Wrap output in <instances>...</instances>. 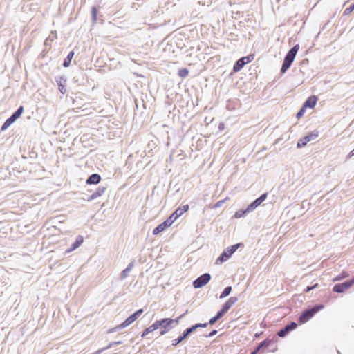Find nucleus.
<instances>
[{
    "label": "nucleus",
    "mask_w": 354,
    "mask_h": 354,
    "mask_svg": "<svg viewBox=\"0 0 354 354\" xmlns=\"http://www.w3.org/2000/svg\"><path fill=\"white\" fill-rule=\"evenodd\" d=\"M98 13V10L97 7L93 6L91 8V19L93 23H95L97 21V15Z\"/></svg>",
    "instance_id": "cd10ccee"
},
{
    "label": "nucleus",
    "mask_w": 354,
    "mask_h": 354,
    "mask_svg": "<svg viewBox=\"0 0 354 354\" xmlns=\"http://www.w3.org/2000/svg\"><path fill=\"white\" fill-rule=\"evenodd\" d=\"M156 330L155 322H153L149 327L145 328L141 334V337H145L149 333Z\"/></svg>",
    "instance_id": "b1692460"
},
{
    "label": "nucleus",
    "mask_w": 354,
    "mask_h": 354,
    "mask_svg": "<svg viewBox=\"0 0 354 354\" xmlns=\"http://www.w3.org/2000/svg\"><path fill=\"white\" fill-rule=\"evenodd\" d=\"M189 74V71L188 69L184 68H181L178 71V75L182 77V78H185L186 77H187Z\"/></svg>",
    "instance_id": "c756f323"
},
{
    "label": "nucleus",
    "mask_w": 354,
    "mask_h": 354,
    "mask_svg": "<svg viewBox=\"0 0 354 354\" xmlns=\"http://www.w3.org/2000/svg\"><path fill=\"white\" fill-rule=\"evenodd\" d=\"M55 81L58 86L59 91L62 93L65 94L67 91L66 89V82L67 78L64 75L55 77Z\"/></svg>",
    "instance_id": "f8f14e48"
},
{
    "label": "nucleus",
    "mask_w": 354,
    "mask_h": 354,
    "mask_svg": "<svg viewBox=\"0 0 354 354\" xmlns=\"http://www.w3.org/2000/svg\"><path fill=\"white\" fill-rule=\"evenodd\" d=\"M353 156H354V149L348 153V158H351Z\"/></svg>",
    "instance_id": "de8ad7c7"
},
{
    "label": "nucleus",
    "mask_w": 354,
    "mask_h": 354,
    "mask_svg": "<svg viewBox=\"0 0 354 354\" xmlns=\"http://www.w3.org/2000/svg\"><path fill=\"white\" fill-rule=\"evenodd\" d=\"M354 10V3H352L349 7L346 8L343 13V15H348Z\"/></svg>",
    "instance_id": "72a5a7b5"
},
{
    "label": "nucleus",
    "mask_w": 354,
    "mask_h": 354,
    "mask_svg": "<svg viewBox=\"0 0 354 354\" xmlns=\"http://www.w3.org/2000/svg\"><path fill=\"white\" fill-rule=\"evenodd\" d=\"M232 292V287L231 286H227L225 287L221 294L219 296L220 299H223L226 297H227Z\"/></svg>",
    "instance_id": "bb28decb"
},
{
    "label": "nucleus",
    "mask_w": 354,
    "mask_h": 354,
    "mask_svg": "<svg viewBox=\"0 0 354 354\" xmlns=\"http://www.w3.org/2000/svg\"><path fill=\"white\" fill-rule=\"evenodd\" d=\"M84 238L81 235H78L76 237L75 241L70 245V247L65 251V253H69L75 250H76L77 248H79L83 243Z\"/></svg>",
    "instance_id": "4468645a"
},
{
    "label": "nucleus",
    "mask_w": 354,
    "mask_h": 354,
    "mask_svg": "<svg viewBox=\"0 0 354 354\" xmlns=\"http://www.w3.org/2000/svg\"><path fill=\"white\" fill-rule=\"evenodd\" d=\"M277 350V346L275 345L274 348H272L271 349H270L269 351L270 352H274L275 351Z\"/></svg>",
    "instance_id": "09e8293b"
},
{
    "label": "nucleus",
    "mask_w": 354,
    "mask_h": 354,
    "mask_svg": "<svg viewBox=\"0 0 354 354\" xmlns=\"http://www.w3.org/2000/svg\"><path fill=\"white\" fill-rule=\"evenodd\" d=\"M189 209V205H185L177 208L165 221L159 224L153 230V235H158L160 232L170 227L174 221Z\"/></svg>",
    "instance_id": "f257e3e1"
},
{
    "label": "nucleus",
    "mask_w": 354,
    "mask_h": 354,
    "mask_svg": "<svg viewBox=\"0 0 354 354\" xmlns=\"http://www.w3.org/2000/svg\"><path fill=\"white\" fill-rule=\"evenodd\" d=\"M251 212H252V209L248 205L245 209H239L238 211H236L235 212L234 217L236 218H240L244 217L246 214H248V213H250Z\"/></svg>",
    "instance_id": "aec40b11"
},
{
    "label": "nucleus",
    "mask_w": 354,
    "mask_h": 354,
    "mask_svg": "<svg viewBox=\"0 0 354 354\" xmlns=\"http://www.w3.org/2000/svg\"><path fill=\"white\" fill-rule=\"evenodd\" d=\"M348 276V273L346 272H342L341 274L337 275L335 278L333 279V281H341L343 279L347 277Z\"/></svg>",
    "instance_id": "7c9ffc66"
},
{
    "label": "nucleus",
    "mask_w": 354,
    "mask_h": 354,
    "mask_svg": "<svg viewBox=\"0 0 354 354\" xmlns=\"http://www.w3.org/2000/svg\"><path fill=\"white\" fill-rule=\"evenodd\" d=\"M143 313V309L140 308L133 314L129 315L123 322H122V327H127L133 322H134Z\"/></svg>",
    "instance_id": "9b49d317"
},
{
    "label": "nucleus",
    "mask_w": 354,
    "mask_h": 354,
    "mask_svg": "<svg viewBox=\"0 0 354 354\" xmlns=\"http://www.w3.org/2000/svg\"><path fill=\"white\" fill-rule=\"evenodd\" d=\"M101 176L98 174H93L90 175L86 180L88 185H97L101 180Z\"/></svg>",
    "instance_id": "a211bd4d"
},
{
    "label": "nucleus",
    "mask_w": 354,
    "mask_h": 354,
    "mask_svg": "<svg viewBox=\"0 0 354 354\" xmlns=\"http://www.w3.org/2000/svg\"><path fill=\"white\" fill-rule=\"evenodd\" d=\"M297 326V323L295 322H291L290 323L288 324L285 327L279 330L277 332V335L281 338H283L286 337L290 332L296 329Z\"/></svg>",
    "instance_id": "9d476101"
},
{
    "label": "nucleus",
    "mask_w": 354,
    "mask_h": 354,
    "mask_svg": "<svg viewBox=\"0 0 354 354\" xmlns=\"http://www.w3.org/2000/svg\"><path fill=\"white\" fill-rule=\"evenodd\" d=\"M318 286H319L318 283H315L313 286H308L306 288V289L304 290V292H308L311 291L312 290H314L315 288H316Z\"/></svg>",
    "instance_id": "4c0bfd02"
},
{
    "label": "nucleus",
    "mask_w": 354,
    "mask_h": 354,
    "mask_svg": "<svg viewBox=\"0 0 354 354\" xmlns=\"http://www.w3.org/2000/svg\"><path fill=\"white\" fill-rule=\"evenodd\" d=\"M122 342L121 341H117V342H111L109 344V345L105 347V348H111L114 346L120 345Z\"/></svg>",
    "instance_id": "e433bc0d"
},
{
    "label": "nucleus",
    "mask_w": 354,
    "mask_h": 354,
    "mask_svg": "<svg viewBox=\"0 0 354 354\" xmlns=\"http://www.w3.org/2000/svg\"><path fill=\"white\" fill-rule=\"evenodd\" d=\"M24 112V106H20L18 107V109L9 117V118L15 122Z\"/></svg>",
    "instance_id": "412c9836"
},
{
    "label": "nucleus",
    "mask_w": 354,
    "mask_h": 354,
    "mask_svg": "<svg viewBox=\"0 0 354 354\" xmlns=\"http://www.w3.org/2000/svg\"><path fill=\"white\" fill-rule=\"evenodd\" d=\"M133 266H134V261H133L128 264L127 267L124 270H122V272L120 274V277L121 280L124 279L129 275V274L131 272V270H132Z\"/></svg>",
    "instance_id": "4be33fe9"
},
{
    "label": "nucleus",
    "mask_w": 354,
    "mask_h": 354,
    "mask_svg": "<svg viewBox=\"0 0 354 354\" xmlns=\"http://www.w3.org/2000/svg\"><path fill=\"white\" fill-rule=\"evenodd\" d=\"M267 196L268 193H263L259 197L252 201L250 204H249L252 211L258 207L267 198Z\"/></svg>",
    "instance_id": "2eb2a0df"
},
{
    "label": "nucleus",
    "mask_w": 354,
    "mask_h": 354,
    "mask_svg": "<svg viewBox=\"0 0 354 354\" xmlns=\"http://www.w3.org/2000/svg\"><path fill=\"white\" fill-rule=\"evenodd\" d=\"M218 331L216 330H212L208 335H205V337L210 338L214 337L217 334Z\"/></svg>",
    "instance_id": "a19ab883"
},
{
    "label": "nucleus",
    "mask_w": 354,
    "mask_h": 354,
    "mask_svg": "<svg viewBox=\"0 0 354 354\" xmlns=\"http://www.w3.org/2000/svg\"><path fill=\"white\" fill-rule=\"evenodd\" d=\"M242 243H239L226 248L222 253L219 255L216 261V263H222L227 261L232 255L240 247H243Z\"/></svg>",
    "instance_id": "39448f33"
},
{
    "label": "nucleus",
    "mask_w": 354,
    "mask_h": 354,
    "mask_svg": "<svg viewBox=\"0 0 354 354\" xmlns=\"http://www.w3.org/2000/svg\"><path fill=\"white\" fill-rule=\"evenodd\" d=\"M208 326L207 323H197L187 328L183 333L176 339L172 340L171 346L174 347L177 346L180 343L185 340L189 336L195 332L199 328H206Z\"/></svg>",
    "instance_id": "f03ea898"
},
{
    "label": "nucleus",
    "mask_w": 354,
    "mask_h": 354,
    "mask_svg": "<svg viewBox=\"0 0 354 354\" xmlns=\"http://www.w3.org/2000/svg\"><path fill=\"white\" fill-rule=\"evenodd\" d=\"M57 38L56 31H52L50 35L45 40L44 44L46 46H50V42Z\"/></svg>",
    "instance_id": "a878e982"
},
{
    "label": "nucleus",
    "mask_w": 354,
    "mask_h": 354,
    "mask_svg": "<svg viewBox=\"0 0 354 354\" xmlns=\"http://www.w3.org/2000/svg\"><path fill=\"white\" fill-rule=\"evenodd\" d=\"M247 63L252 62L254 59V55H249L246 57H243Z\"/></svg>",
    "instance_id": "79ce46f5"
},
{
    "label": "nucleus",
    "mask_w": 354,
    "mask_h": 354,
    "mask_svg": "<svg viewBox=\"0 0 354 354\" xmlns=\"http://www.w3.org/2000/svg\"><path fill=\"white\" fill-rule=\"evenodd\" d=\"M306 110V109L303 106H301V109L299 110V111L296 114L297 118L299 119V118H301L304 115V114L305 113Z\"/></svg>",
    "instance_id": "f704fd0d"
},
{
    "label": "nucleus",
    "mask_w": 354,
    "mask_h": 354,
    "mask_svg": "<svg viewBox=\"0 0 354 354\" xmlns=\"http://www.w3.org/2000/svg\"><path fill=\"white\" fill-rule=\"evenodd\" d=\"M156 330L159 329V334L162 336L169 332L174 326L171 325V322L167 318H162L155 322Z\"/></svg>",
    "instance_id": "423d86ee"
},
{
    "label": "nucleus",
    "mask_w": 354,
    "mask_h": 354,
    "mask_svg": "<svg viewBox=\"0 0 354 354\" xmlns=\"http://www.w3.org/2000/svg\"><path fill=\"white\" fill-rule=\"evenodd\" d=\"M354 284V277L343 283L335 284L333 288V291L337 293H342L350 288Z\"/></svg>",
    "instance_id": "1a4fd4ad"
},
{
    "label": "nucleus",
    "mask_w": 354,
    "mask_h": 354,
    "mask_svg": "<svg viewBox=\"0 0 354 354\" xmlns=\"http://www.w3.org/2000/svg\"><path fill=\"white\" fill-rule=\"evenodd\" d=\"M319 136V131L317 130H314L313 131L309 133L304 137L300 138L297 143V147L301 148L307 145L310 141L315 140Z\"/></svg>",
    "instance_id": "0eeeda50"
},
{
    "label": "nucleus",
    "mask_w": 354,
    "mask_h": 354,
    "mask_svg": "<svg viewBox=\"0 0 354 354\" xmlns=\"http://www.w3.org/2000/svg\"><path fill=\"white\" fill-rule=\"evenodd\" d=\"M106 349L107 348H105L99 349L96 352H95L93 354H100L103 351L106 350Z\"/></svg>",
    "instance_id": "a18cd8bd"
},
{
    "label": "nucleus",
    "mask_w": 354,
    "mask_h": 354,
    "mask_svg": "<svg viewBox=\"0 0 354 354\" xmlns=\"http://www.w3.org/2000/svg\"><path fill=\"white\" fill-rule=\"evenodd\" d=\"M14 122L8 118L3 124V125L1 127V131H3L6 129H7Z\"/></svg>",
    "instance_id": "c85d7f7f"
},
{
    "label": "nucleus",
    "mask_w": 354,
    "mask_h": 354,
    "mask_svg": "<svg viewBox=\"0 0 354 354\" xmlns=\"http://www.w3.org/2000/svg\"><path fill=\"white\" fill-rule=\"evenodd\" d=\"M324 306L323 304H316L311 308H308L302 311L298 318L299 324H305L316 313L323 309Z\"/></svg>",
    "instance_id": "20e7f679"
},
{
    "label": "nucleus",
    "mask_w": 354,
    "mask_h": 354,
    "mask_svg": "<svg viewBox=\"0 0 354 354\" xmlns=\"http://www.w3.org/2000/svg\"><path fill=\"white\" fill-rule=\"evenodd\" d=\"M238 301L236 297H231L227 301L226 303L230 306V308Z\"/></svg>",
    "instance_id": "473e14b6"
},
{
    "label": "nucleus",
    "mask_w": 354,
    "mask_h": 354,
    "mask_svg": "<svg viewBox=\"0 0 354 354\" xmlns=\"http://www.w3.org/2000/svg\"><path fill=\"white\" fill-rule=\"evenodd\" d=\"M221 309L227 313L230 309V306L226 303V301L222 305Z\"/></svg>",
    "instance_id": "ea45409f"
},
{
    "label": "nucleus",
    "mask_w": 354,
    "mask_h": 354,
    "mask_svg": "<svg viewBox=\"0 0 354 354\" xmlns=\"http://www.w3.org/2000/svg\"><path fill=\"white\" fill-rule=\"evenodd\" d=\"M124 327H122V323L118 326H116L115 327L113 328H111L109 330L108 333H114V332H116L117 330H121L122 328H124Z\"/></svg>",
    "instance_id": "c9c22d12"
},
{
    "label": "nucleus",
    "mask_w": 354,
    "mask_h": 354,
    "mask_svg": "<svg viewBox=\"0 0 354 354\" xmlns=\"http://www.w3.org/2000/svg\"><path fill=\"white\" fill-rule=\"evenodd\" d=\"M318 100V97L315 95H311L307 98V100L304 102L303 106L306 109L307 108L313 109Z\"/></svg>",
    "instance_id": "dca6fc26"
},
{
    "label": "nucleus",
    "mask_w": 354,
    "mask_h": 354,
    "mask_svg": "<svg viewBox=\"0 0 354 354\" xmlns=\"http://www.w3.org/2000/svg\"><path fill=\"white\" fill-rule=\"evenodd\" d=\"M238 301L236 297H231L227 301L226 303L230 306V308Z\"/></svg>",
    "instance_id": "2f4dec72"
},
{
    "label": "nucleus",
    "mask_w": 354,
    "mask_h": 354,
    "mask_svg": "<svg viewBox=\"0 0 354 354\" xmlns=\"http://www.w3.org/2000/svg\"><path fill=\"white\" fill-rule=\"evenodd\" d=\"M308 63V59H304L301 62V64H307Z\"/></svg>",
    "instance_id": "49530a36"
},
{
    "label": "nucleus",
    "mask_w": 354,
    "mask_h": 354,
    "mask_svg": "<svg viewBox=\"0 0 354 354\" xmlns=\"http://www.w3.org/2000/svg\"><path fill=\"white\" fill-rule=\"evenodd\" d=\"M224 203V200H221L218 201L214 205V208H218L222 205V204Z\"/></svg>",
    "instance_id": "c03bdc74"
},
{
    "label": "nucleus",
    "mask_w": 354,
    "mask_h": 354,
    "mask_svg": "<svg viewBox=\"0 0 354 354\" xmlns=\"http://www.w3.org/2000/svg\"><path fill=\"white\" fill-rule=\"evenodd\" d=\"M246 64L248 63L243 57L239 59L233 66V72L237 73L240 71Z\"/></svg>",
    "instance_id": "6ab92c4d"
},
{
    "label": "nucleus",
    "mask_w": 354,
    "mask_h": 354,
    "mask_svg": "<svg viewBox=\"0 0 354 354\" xmlns=\"http://www.w3.org/2000/svg\"><path fill=\"white\" fill-rule=\"evenodd\" d=\"M211 279V274L209 273H204L197 277L192 283L194 288H201L205 286Z\"/></svg>",
    "instance_id": "6e6552de"
},
{
    "label": "nucleus",
    "mask_w": 354,
    "mask_h": 354,
    "mask_svg": "<svg viewBox=\"0 0 354 354\" xmlns=\"http://www.w3.org/2000/svg\"><path fill=\"white\" fill-rule=\"evenodd\" d=\"M188 313V310H187L185 311V313H184L183 314L180 315V316H178V317H176V319H172V318H167L169 319V321L171 322V326H174V327L176 326H177L178 324H179V322L180 320Z\"/></svg>",
    "instance_id": "393cba45"
},
{
    "label": "nucleus",
    "mask_w": 354,
    "mask_h": 354,
    "mask_svg": "<svg viewBox=\"0 0 354 354\" xmlns=\"http://www.w3.org/2000/svg\"><path fill=\"white\" fill-rule=\"evenodd\" d=\"M135 104H136V109H138V103H137V100H135Z\"/></svg>",
    "instance_id": "3c124183"
},
{
    "label": "nucleus",
    "mask_w": 354,
    "mask_h": 354,
    "mask_svg": "<svg viewBox=\"0 0 354 354\" xmlns=\"http://www.w3.org/2000/svg\"><path fill=\"white\" fill-rule=\"evenodd\" d=\"M299 48V44L295 45L293 47H292L286 53L281 68V73L284 74L291 66L296 55L298 52V50Z\"/></svg>",
    "instance_id": "7ed1b4c3"
},
{
    "label": "nucleus",
    "mask_w": 354,
    "mask_h": 354,
    "mask_svg": "<svg viewBox=\"0 0 354 354\" xmlns=\"http://www.w3.org/2000/svg\"><path fill=\"white\" fill-rule=\"evenodd\" d=\"M73 56H74V52L73 51H71L68 54V55L64 59V62H63V66L64 68H67V67H68L71 65V60H72Z\"/></svg>",
    "instance_id": "5701e85b"
},
{
    "label": "nucleus",
    "mask_w": 354,
    "mask_h": 354,
    "mask_svg": "<svg viewBox=\"0 0 354 354\" xmlns=\"http://www.w3.org/2000/svg\"><path fill=\"white\" fill-rule=\"evenodd\" d=\"M273 344H274V343L272 340H270L269 339H266L263 341H262L261 342H260L254 348V349L251 352L250 354H257L261 350H264Z\"/></svg>",
    "instance_id": "ddd939ff"
},
{
    "label": "nucleus",
    "mask_w": 354,
    "mask_h": 354,
    "mask_svg": "<svg viewBox=\"0 0 354 354\" xmlns=\"http://www.w3.org/2000/svg\"><path fill=\"white\" fill-rule=\"evenodd\" d=\"M223 127H224V124H219V129H223Z\"/></svg>",
    "instance_id": "8fccbe9b"
},
{
    "label": "nucleus",
    "mask_w": 354,
    "mask_h": 354,
    "mask_svg": "<svg viewBox=\"0 0 354 354\" xmlns=\"http://www.w3.org/2000/svg\"><path fill=\"white\" fill-rule=\"evenodd\" d=\"M226 313L221 308L217 312L216 316V318H218V319H220L221 318H222L224 315Z\"/></svg>",
    "instance_id": "58836bf2"
},
{
    "label": "nucleus",
    "mask_w": 354,
    "mask_h": 354,
    "mask_svg": "<svg viewBox=\"0 0 354 354\" xmlns=\"http://www.w3.org/2000/svg\"><path fill=\"white\" fill-rule=\"evenodd\" d=\"M218 320V318H216V316L215 315L214 317H212L209 322H207L208 324H210V325H214L217 321Z\"/></svg>",
    "instance_id": "37998d69"
},
{
    "label": "nucleus",
    "mask_w": 354,
    "mask_h": 354,
    "mask_svg": "<svg viewBox=\"0 0 354 354\" xmlns=\"http://www.w3.org/2000/svg\"><path fill=\"white\" fill-rule=\"evenodd\" d=\"M106 190V186H99L96 190L91 195L89 196L88 201H93L96 199L97 198L101 196Z\"/></svg>",
    "instance_id": "f3484780"
}]
</instances>
